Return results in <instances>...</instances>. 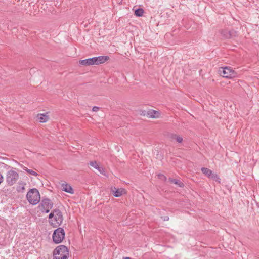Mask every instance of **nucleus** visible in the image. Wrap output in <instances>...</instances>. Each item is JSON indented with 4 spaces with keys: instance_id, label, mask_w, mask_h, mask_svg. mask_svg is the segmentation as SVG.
I'll return each mask as SVG.
<instances>
[{
    "instance_id": "obj_14",
    "label": "nucleus",
    "mask_w": 259,
    "mask_h": 259,
    "mask_svg": "<svg viewBox=\"0 0 259 259\" xmlns=\"http://www.w3.org/2000/svg\"><path fill=\"white\" fill-rule=\"evenodd\" d=\"M221 33L224 38H230L232 37V34L230 31L228 30H222L221 31Z\"/></svg>"
},
{
    "instance_id": "obj_8",
    "label": "nucleus",
    "mask_w": 259,
    "mask_h": 259,
    "mask_svg": "<svg viewBox=\"0 0 259 259\" xmlns=\"http://www.w3.org/2000/svg\"><path fill=\"white\" fill-rule=\"evenodd\" d=\"M90 166L93 167L95 169L98 170V171L104 175H105V171L104 169L102 167H100L96 161H91L89 163Z\"/></svg>"
},
{
    "instance_id": "obj_1",
    "label": "nucleus",
    "mask_w": 259,
    "mask_h": 259,
    "mask_svg": "<svg viewBox=\"0 0 259 259\" xmlns=\"http://www.w3.org/2000/svg\"><path fill=\"white\" fill-rule=\"evenodd\" d=\"M49 223L53 227L59 226L63 221V215L60 210H53L49 215Z\"/></svg>"
},
{
    "instance_id": "obj_9",
    "label": "nucleus",
    "mask_w": 259,
    "mask_h": 259,
    "mask_svg": "<svg viewBox=\"0 0 259 259\" xmlns=\"http://www.w3.org/2000/svg\"><path fill=\"white\" fill-rule=\"evenodd\" d=\"M112 192L115 197H118L122 196L125 193V191L123 189H116V188H112Z\"/></svg>"
},
{
    "instance_id": "obj_21",
    "label": "nucleus",
    "mask_w": 259,
    "mask_h": 259,
    "mask_svg": "<svg viewBox=\"0 0 259 259\" xmlns=\"http://www.w3.org/2000/svg\"><path fill=\"white\" fill-rule=\"evenodd\" d=\"M144 13L143 10L142 9L139 8L135 10V14L138 17L142 16Z\"/></svg>"
},
{
    "instance_id": "obj_10",
    "label": "nucleus",
    "mask_w": 259,
    "mask_h": 259,
    "mask_svg": "<svg viewBox=\"0 0 259 259\" xmlns=\"http://www.w3.org/2000/svg\"><path fill=\"white\" fill-rule=\"evenodd\" d=\"M147 116L149 118H158L160 116V113L158 111L154 110H149L147 112Z\"/></svg>"
},
{
    "instance_id": "obj_2",
    "label": "nucleus",
    "mask_w": 259,
    "mask_h": 259,
    "mask_svg": "<svg viewBox=\"0 0 259 259\" xmlns=\"http://www.w3.org/2000/svg\"><path fill=\"white\" fill-rule=\"evenodd\" d=\"M26 198L28 201L32 205L38 204L40 200L39 192L36 188L30 189L27 193Z\"/></svg>"
},
{
    "instance_id": "obj_22",
    "label": "nucleus",
    "mask_w": 259,
    "mask_h": 259,
    "mask_svg": "<svg viewBox=\"0 0 259 259\" xmlns=\"http://www.w3.org/2000/svg\"><path fill=\"white\" fill-rule=\"evenodd\" d=\"M212 179L213 180H215V181L220 183V179L218 176V175L216 174H213L212 175L211 177L210 178Z\"/></svg>"
},
{
    "instance_id": "obj_20",
    "label": "nucleus",
    "mask_w": 259,
    "mask_h": 259,
    "mask_svg": "<svg viewBox=\"0 0 259 259\" xmlns=\"http://www.w3.org/2000/svg\"><path fill=\"white\" fill-rule=\"evenodd\" d=\"M169 181L171 183H174L175 184H177V185H179L180 187H182L183 185V183L180 181H179V180H178L177 179L170 178L169 179Z\"/></svg>"
},
{
    "instance_id": "obj_24",
    "label": "nucleus",
    "mask_w": 259,
    "mask_h": 259,
    "mask_svg": "<svg viewBox=\"0 0 259 259\" xmlns=\"http://www.w3.org/2000/svg\"><path fill=\"white\" fill-rule=\"evenodd\" d=\"M158 177L159 179H161L162 181H165L166 180V177L163 174H159L158 175Z\"/></svg>"
},
{
    "instance_id": "obj_18",
    "label": "nucleus",
    "mask_w": 259,
    "mask_h": 259,
    "mask_svg": "<svg viewBox=\"0 0 259 259\" xmlns=\"http://www.w3.org/2000/svg\"><path fill=\"white\" fill-rule=\"evenodd\" d=\"M26 185V183L24 182H21L19 183V186L17 187V191L19 192H24L25 190V186Z\"/></svg>"
},
{
    "instance_id": "obj_19",
    "label": "nucleus",
    "mask_w": 259,
    "mask_h": 259,
    "mask_svg": "<svg viewBox=\"0 0 259 259\" xmlns=\"http://www.w3.org/2000/svg\"><path fill=\"white\" fill-rule=\"evenodd\" d=\"M23 169L25 171H26L27 173H28L29 174H30L31 175H33L34 176H37L38 175V174L36 172L34 171V170H33L32 169H29L25 166L23 167Z\"/></svg>"
},
{
    "instance_id": "obj_12",
    "label": "nucleus",
    "mask_w": 259,
    "mask_h": 259,
    "mask_svg": "<svg viewBox=\"0 0 259 259\" xmlns=\"http://www.w3.org/2000/svg\"><path fill=\"white\" fill-rule=\"evenodd\" d=\"M38 120L41 123L47 122L49 120V116L48 113L45 114H38L37 115Z\"/></svg>"
},
{
    "instance_id": "obj_23",
    "label": "nucleus",
    "mask_w": 259,
    "mask_h": 259,
    "mask_svg": "<svg viewBox=\"0 0 259 259\" xmlns=\"http://www.w3.org/2000/svg\"><path fill=\"white\" fill-rule=\"evenodd\" d=\"M91 62H92L91 63H92V65H99L97 57L92 58H91Z\"/></svg>"
},
{
    "instance_id": "obj_3",
    "label": "nucleus",
    "mask_w": 259,
    "mask_h": 259,
    "mask_svg": "<svg viewBox=\"0 0 259 259\" xmlns=\"http://www.w3.org/2000/svg\"><path fill=\"white\" fill-rule=\"evenodd\" d=\"M54 256L55 259H67L69 256L67 248L64 245L58 246L54 251Z\"/></svg>"
},
{
    "instance_id": "obj_25",
    "label": "nucleus",
    "mask_w": 259,
    "mask_h": 259,
    "mask_svg": "<svg viewBox=\"0 0 259 259\" xmlns=\"http://www.w3.org/2000/svg\"><path fill=\"white\" fill-rule=\"evenodd\" d=\"M99 110V108L98 107L95 106L93 107L92 110L94 112H96Z\"/></svg>"
},
{
    "instance_id": "obj_4",
    "label": "nucleus",
    "mask_w": 259,
    "mask_h": 259,
    "mask_svg": "<svg viewBox=\"0 0 259 259\" xmlns=\"http://www.w3.org/2000/svg\"><path fill=\"white\" fill-rule=\"evenodd\" d=\"M18 178L19 174L14 168H11L6 174V181L9 186H12L15 184Z\"/></svg>"
},
{
    "instance_id": "obj_6",
    "label": "nucleus",
    "mask_w": 259,
    "mask_h": 259,
    "mask_svg": "<svg viewBox=\"0 0 259 259\" xmlns=\"http://www.w3.org/2000/svg\"><path fill=\"white\" fill-rule=\"evenodd\" d=\"M65 237V231L62 228H58L53 234V240L56 244L61 242Z\"/></svg>"
},
{
    "instance_id": "obj_15",
    "label": "nucleus",
    "mask_w": 259,
    "mask_h": 259,
    "mask_svg": "<svg viewBox=\"0 0 259 259\" xmlns=\"http://www.w3.org/2000/svg\"><path fill=\"white\" fill-rule=\"evenodd\" d=\"M98 64H102L107 61L109 58L108 56H101L99 57H97Z\"/></svg>"
},
{
    "instance_id": "obj_11",
    "label": "nucleus",
    "mask_w": 259,
    "mask_h": 259,
    "mask_svg": "<svg viewBox=\"0 0 259 259\" xmlns=\"http://www.w3.org/2000/svg\"><path fill=\"white\" fill-rule=\"evenodd\" d=\"M62 190L70 194H73L74 191L70 185L66 183H63L62 184Z\"/></svg>"
},
{
    "instance_id": "obj_7",
    "label": "nucleus",
    "mask_w": 259,
    "mask_h": 259,
    "mask_svg": "<svg viewBox=\"0 0 259 259\" xmlns=\"http://www.w3.org/2000/svg\"><path fill=\"white\" fill-rule=\"evenodd\" d=\"M53 204L52 201L48 199H42L38 208L42 212L48 213L53 207Z\"/></svg>"
},
{
    "instance_id": "obj_28",
    "label": "nucleus",
    "mask_w": 259,
    "mask_h": 259,
    "mask_svg": "<svg viewBox=\"0 0 259 259\" xmlns=\"http://www.w3.org/2000/svg\"><path fill=\"white\" fill-rule=\"evenodd\" d=\"M168 219H169V218H168V217H167V218H166V219H164V220H165H165H168Z\"/></svg>"
},
{
    "instance_id": "obj_17",
    "label": "nucleus",
    "mask_w": 259,
    "mask_h": 259,
    "mask_svg": "<svg viewBox=\"0 0 259 259\" xmlns=\"http://www.w3.org/2000/svg\"><path fill=\"white\" fill-rule=\"evenodd\" d=\"M79 64L83 66H90L92 65L91 58L80 60Z\"/></svg>"
},
{
    "instance_id": "obj_27",
    "label": "nucleus",
    "mask_w": 259,
    "mask_h": 259,
    "mask_svg": "<svg viewBox=\"0 0 259 259\" xmlns=\"http://www.w3.org/2000/svg\"><path fill=\"white\" fill-rule=\"evenodd\" d=\"M123 259H131V258L129 257H126L124 258Z\"/></svg>"
},
{
    "instance_id": "obj_13",
    "label": "nucleus",
    "mask_w": 259,
    "mask_h": 259,
    "mask_svg": "<svg viewBox=\"0 0 259 259\" xmlns=\"http://www.w3.org/2000/svg\"><path fill=\"white\" fill-rule=\"evenodd\" d=\"M169 139L171 141H176L179 143H181L183 142V138L177 134H171L169 135Z\"/></svg>"
},
{
    "instance_id": "obj_5",
    "label": "nucleus",
    "mask_w": 259,
    "mask_h": 259,
    "mask_svg": "<svg viewBox=\"0 0 259 259\" xmlns=\"http://www.w3.org/2000/svg\"><path fill=\"white\" fill-rule=\"evenodd\" d=\"M219 74L223 77L232 78L237 76V73L230 67H221L218 70Z\"/></svg>"
},
{
    "instance_id": "obj_16",
    "label": "nucleus",
    "mask_w": 259,
    "mask_h": 259,
    "mask_svg": "<svg viewBox=\"0 0 259 259\" xmlns=\"http://www.w3.org/2000/svg\"><path fill=\"white\" fill-rule=\"evenodd\" d=\"M201 171L203 174L205 175L209 178H211L213 174L212 170L207 168L202 167L201 168Z\"/></svg>"
},
{
    "instance_id": "obj_26",
    "label": "nucleus",
    "mask_w": 259,
    "mask_h": 259,
    "mask_svg": "<svg viewBox=\"0 0 259 259\" xmlns=\"http://www.w3.org/2000/svg\"><path fill=\"white\" fill-rule=\"evenodd\" d=\"M3 176L1 174H0V184H1L3 182Z\"/></svg>"
}]
</instances>
